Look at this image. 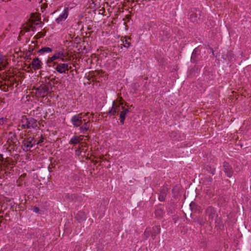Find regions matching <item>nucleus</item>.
Returning <instances> with one entry per match:
<instances>
[{"label":"nucleus","instance_id":"obj_1","mask_svg":"<svg viewBox=\"0 0 251 251\" xmlns=\"http://www.w3.org/2000/svg\"><path fill=\"white\" fill-rule=\"evenodd\" d=\"M22 125H20L19 126L21 127L22 129L36 128L38 126L37 121L34 118H27L26 117H23L22 119Z\"/></svg>","mask_w":251,"mask_h":251},{"label":"nucleus","instance_id":"obj_2","mask_svg":"<svg viewBox=\"0 0 251 251\" xmlns=\"http://www.w3.org/2000/svg\"><path fill=\"white\" fill-rule=\"evenodd\" d=\"M217 214L215 209L212 206L208 207L205 210V220L211 223L214 221Z\"/></svg>","mask_w":251,"mask_h":251},{"label":"nucleus","instance_id":"obj_3","mask_svg":"<svg viewBox=\"0 0 251 251\" xmlns=\"http://www.w3.org/2000/svg\"><path fill=\"white\" fill-rule=\"evenodd\" d=\"M22 143L24 147V150L28 151L36 144V140L33 137H29L24 139Z\"/></svg>","mask_w":251,"mask_h":251},{"label":"nucleus","instance_id":"obj_4","mask_svg":"<svg viewBox=\"0 0 251 251\" xmlns=\"http://www.w3.org/2000/svg\"><path fill=\"white\" fill-rule=\"evenodd\" d=\"M83 115L77 114L72 117L71 121L75 127H79L82 124Z\"/></svg>","mask_w":251,"mask_h":251},{"label":"nucleus","instance_id":"obj_5","mask_svg":"<svg viewBox=\"0 0 251 251\" xmlns=\"http://www.w3.org/2000/svg\"><path fill=\"white\" fill-rule=\"evenodd\" d=\"M7 143H8L9 147L12 145L13 146L17 145V143H18V141L15 133L12 132H10L9 133L7 137Z\"/></svg>","mask_w":251,"mask_h":251},{"label":"nucleus","instance_id":"obj_6","mask_svg":"<svg viewBox=\"0 0 251 251\" xmlns=\"http://www.w3.org/2000/svg\"><path fill=\"white\" fill-rule=\"evenodd\" d=\"M55 69L60 74L65 73L66 71H69V66L67 63L57 64Z\"/></svg>","mask_w":251,"mask_h":251},{"label":"nucleus","instance_id":"obj_7","mask_svg":"<svg viewBox=\"0 0 251 251\" xmlns=\"http://www.w3.org/2000/svg\"><path fill=\"white\" fill-rule=\"evenodd\" d=\"M223 168L224 171L226 176L229 177H231L233 173V171L231 166H230L228 163L225 162L224 163Z\"/></svg>","mask_w":251,"mask_h":251},{"label":"nucleus","instance_id":"obj_8","mask_svg":"<svg viewBox=\"0 0 251 251\" xmlns=\"http://www.w3.org/2000/svg\"><path fill=\"white\" fill-rule=\"evenodd\" d=\"M191 14L190 15V19L192 22H196L198 21V19H200L201 17V11L196 9L194 11H191Z\"/></svg>","mask_w":251,"mask_h":251},{"label":"nucleus","instance_id":"obj_9","mask_svg":"<svg viewBox=\"0 0 251 251\" xmlns=\"http://www.w3.org/2000/svg\"><path fill=\"white\" fill-rule=\"evenodd\" d=\"M83 136H73L70 140L69 143L70 144L76 145L82 140Z\"/></svg>","mask_w":251,"mask_h":251},{"label":"nucleus","instance_id":"obj_10","mask_svg":"<svg viewBox=\"0 0 251 251\" xmlns=\"http://www.w3.org/2000/svg\"><path fill=\"white\" fill-rule=\"evenodd\" d=\"M42 64L41 61L38 58H35L32 62V68L34 70L39 69L41 68Z\"/></svg>","mask_w":251,"mask_h":251},{"label":"nucleus","instance_id":"obj_11","mask_svg":"<svg viewBox=\"0 0 251 251\" xmlns=\"http://www.w3.org/2000/svg\"><path fill=\"white\" fill-rule=\"evenodd\" d=\"M68 17V12L66 10H64L63 13L56 19L55 21L57 23H59L61 22L64 21Z\"/></svg>","mask_w":251,"mask_h":251},{"label":"nucleus","instance_id":"obj_12","mask_svg":"<svg viewBox=\"0 0 251 251\" xmlns=\"http://www.w3.org/2000/svg\"><path fill=\"white\" fill-rule=\"evenodd\" d=\"M76 219L79 222H81L86 219V216L84 212L80 211L75 215Z\"/></svg>","mask_w":251,"mask_h":251},{"label":"nucleus","instance_id":"obj_13","mask_svg":"<svg viewBox=\"0 0 251 251\" xmlns=\"http://www.w3.org/2000/svg\"><path fill=\"white\" fill-rule=\"evenodd\" d=\"M89 121L84 122L83 125L79 127L80 132L84 134L89 129Z\"/></svg>","mask_w":251,"mask_h":251},{"label":"nucleus","instance_id":"obj_14","mask_svg":"<svg viewBox=\"0 0 251 251\" xmlns=\"http://www.w3.org/2000/svg\"><path fill=\"white\" fill-rule=\"evenodd\" d=\"M167 191V188L164 187L160 191V194L159 196V200L160 201H164L166 196V193Z\"/></svg>","mask_w":251,"mask_h":251},{"label":"nucleus","instance_id":"obj_15","mask_svg":"<svg viewBox=\"0 0 251 251\" xmlns=\"http://www.w3.org/2000/svg\"><path fill=\"white\" fill-rule=\"evenodd\" d=\"M160 232V226H155L153 227L152 233H151V237L153 239H154L157 234H159Z\"/></svg>","mask_w":251,"mask_h":251},{"label":"nucleus","instance_id":"obj_16","mask_svg":"<svg viewBox=\"0 0 251 251\" xmlns=\"http://www.w3.org/2000/svg\"><path fill=\"white\" fill-rule=\"evenodd\" d=\"M63 57H64V55L62 52H57L50 58V61H53L59 58H61L62 60H63V59L62 58Z\"/></svg>","mask_w":251,"mask_h":251},{"label":"nucleus","instance_id":"obj_17","mask_svg":"<svg viewBox=\"0 0 251 251\" xmlns=\"http://www.w3.org/2000/svg\"><path fill=\"white\" fill-rule=\"evenodd\" d=\"M40 93L44 94L49 91V88L44 85H40L36 89Z\"/></svg>","mask_w":251,"mask_h":251},{"label":"nucleus","instance_id":"obj_18","mask_svg":"<svg viewBox=\"0 0 251 251\" xmlns=\"http://www.w3.org/2000/svg\"><path fill=\"white\" fill-rule=\"evenodd\" d=\"M160 35L162 36L161 38V40L165 41L169 39L170 36L167 31L163 30L160 33Z\"/></svg>","mask_w":251,"mask_h":251},{"label":"nucleus","instance_id":"obj_19","mask_svg":"<svg viewBox=\"0 0 251 251\" xmlns=\"http://www.w3.org/2000/svg\"><path fill=\"white\" fill-rule=\"evenodd\" d=\"M198 52V49L196 48L193 51L192 56H191V60L193 62H195L196 60V58L197 56V54Z\"/></svg>","mask_w":251,"mask_h":251},{"label":"nucleus","instance_id":"obj_20","mask_svg":"<svg viewBox=\"0 0 251 251\" xmlns=\"http://www.w3.org/2000/svg\"><path fill=\"white\" fill-rule=\"evenodd\" d=\"M126 115L123 111H120V123L123 125L124 124V121L126 118Z\"/></svg>","mask_w":251,"mask_h":251},{"label":"nucleus","instance_id":"obj_21","mask_svg":"<svg viewBox=\"0 0 251 251\" xmlns=\"http://www.w3.org/2000/svg\"><path fill=\"white\" fill-rule=\"evenodd\" d=\"M155 215L157 218H161L163 216V211L161 209H157L155 211Z\"/></svg>","mask_w":251,"mask_h":251},{"label":"nucleus","instance_id":"obj_22","mask_svg":"<svg viewBox=\"0 0 251 251\" xmlns=\"http://www.w3.org/2000/svg\"><path fill=\"white\" fill-rule=\"evenodd\" d=\"M214 220H215V222L216 226H219L220 227L222 225V221L221 218L220 217H218L217 215V217H215V219Z\"/></svg>","mask_w":251,"mask_h":251},{"label":"nucleus","instance_id":"obj_23","mask_svg":"<svg viewBox=\"0 0 251 251\" xmlns=\"http://www.w3.org/2000/svg\"><path fill=\"white\" fill-rule=\"evenodd\" d=\"M117 108L114 107V102H113L112 107L110 110L108 111V114L111 115H114L116 113H117Z\"/></svg>","mask_w":251,"mask_h":251},{"label":"nucleus","instance_id":"obj_24","mask_svg":"<svg viewBox=\"0 0 251 251\" xmlns=\"http://www.w3.org/2000/svg\"><path fill=\"white\" fill-rule=\"evenodd\" d=\"M5 59L3 55L0 54V68H4L5 67V64L4 63Z\"/></svg>","mask_w":251,"mask_h":251},{"label":"nucleus","instance_id":"obj_25","mask_svg":"<svg viewBox=\"0 0 251 251\" xmlns=\"http://www.w3.org/2000/svg\"><path fill=\"white\" fill-rule=\"evenodd\" d=\"M52 50L51 48H50L49 47H44L42 48L39 50V52L43 53L44 52H51Z\"/></svg>","mask_w":251,"mask_h":251},{"label":"nucleus","instance_id":"obj_26","mask_svg":"<svg viewBox=\"0 0 251 251\" xmlns=\"http://www.w3.org/2000/svg\"><path fill=\"white\" fill-rule=\"evenodd\" d=\"M190 208L192 211L195 212L197 210V205L195 202L192 201L190 204Z\"/></svg>","mask_w":251,"mask_h":251},{"label":"nucleus","instance_id":"obj_27","mask_svg":"<svg viewBox=\"0 0 251 251\" xmlns=\"http://www.w3.org/2000/svg\"><path fill=\"white\" fill-rule=\"evenodd\" d=\"M122 105H123L122 103H120L119 104H117L114 102V107H116V108H117V109H116L117 113L120 112L122 110V109H121Z\"/></svg>","mask_w":251,"mask_h":251},{"label":"nucleus","instance_id":"obj_28","mask_svg":"<svg viewBox=\"0 0 251 251\" xmlns=\"http://www.w3.org/2000/svg\"><path fill=\"white\" fill-rule=\"evenodd\" d=\"M79 114L84 115H83V118H82V121H84V122H87L86 117H88V118H89V117H88L89 113H79Z\"/></svg>","mask_w":251,"mask_h":251},{"label":"nucleus","instance_id":"obj_29","mask_svg":"<svg viewBox=\"0 0 251 251\" xmlns=\"http://www.w3.org/2000/svg\"><path fill=\"white\" fill-rule=\"evenodd\" d=\"M79 114L84 115H83V118H82V121H84V122H87L86 117H88V118H89V117H88L89 113H79Z\"/></svg>","mask_w":251,"mask_h":251},{"label":"nucleus","instance_id":"obj_30","mask_svg":"<svg viewBox=\"0 0 251 251\" xmlns=\"http://www.w3.org/2000/svg\"><path fill=\"white\" fill-rule=\"evenodd\" d=\"M151 230L149 228H147L144 232V235L148 238L150 235Z\"/></svg>","mask_w":251,"mask_h":251},{"label":"nucleus","instance_id":"obj_31","mask_svg":"<svg viewBox=\"0 0 251 251\" xmlns=\"http://www.w3.org/2000/svg\"><path fill=\"white\" fill-rule=\"evenodd\" d=\"M124 46L126 48H128L130 45V43L126 39L123 41Z\"/></svg>","mask_w":251,"mask_h":251},{"label":"nucleus","instance_id":"obj_32","mask_svg":"<svg viewBox=\"0 0 251 251\" xmlns=\"http://www.w3.org/2000/svg\"><path fill=\"white\" fill-rule=\"evenodd\" d=\"M122 111H123L126 114H127L129 111L128 109L125 108L123 105L121 106Z\"/></svg>","mask_w":251,"mask_h":251},{"label":"nucleus","instance_id":"obj_33","mask_svg":"<svg viewBox=\"0 0 251 251\" xmlns=\"http://www.w3.org/2000/svg\"><path fill=\"white\" fill-rule=\"evenodd\" d=\"M4 123V120L3 118H0V126L3 125Z\"/></svg>","mask_w":251,"mask_h":251},{"label":"nucleus","instance_id":"obj_34","mask_svg":"<svg viewBox=\"0 0 251 251\" xmlns=\"http://www.w3.org/2000/svg\"><path fill=\"white\" fill-rule=\"evenodd\" d=\"M43 142V138L42 137L36 143V144H40V143H42Z\"/></svg>","mask_w":251,"mask_h":251},{"label":"nucleus","instance_id":"obj_35","mask_svg":"<svg viewBox=\"0 0 251 251\" xmlns=\"http://www.w3.org/2000/svg\"><path fill=\"white\" fill-rule=\"evenodd\" d=\"M45 34H42V33L41 32H39L38 33V34L37 35V36H39L38 37H42L43 36H44Z\"/></svg>","mask_w":251,"mask_h":251},{"label":"nucleus","instance_id":"obj_36","mask_svg":"<svg viewBox=\"0 0 251 251\" xmlns=\"http://www.w3.org/2000/svg\"><path fill=\"white\" fill-rule=\"evenodd\" d=\"M33 211L35 212H38L39 211V209L38 207H34L33 209Z\"/></svg>","mask_w":251,"mask_h":251},{"label":"nucleus","instance_id":"obj_37","mask_svg":"<svg viewBox=\"0 0 251 251\" xmlns=\"http://www.w3.org/2000/svg\"><path fill=\"white\" fill-rule=\"evenodd\" d=\"M2 164L1 162H0V171L2 170Z\"/></svg>","mask_w":251,"mask_h":251},{"label":"nucleus","instance_id":"obj_38","mask_svg":"<svg viewBox=\"0 0 251 251\" xmlns=\"http://www.w3.org/2000/svg\"><path fill=\"white\" fill-rule=\"evenodd\" d=\"M210 50H211L212 52V54L213 55H214V50H213V49L212 48H210Z\"/></svg>","mask_w":251,"mask_h":251},{"label":"nucleus","instance_id":"obj_39","mask_svg":"<svg viewBox=\"0 0 251 251\" xmlns=\"http://www.w3.org/2000/svg\"><path fill=\"white\" fill-rule=\"evenodd\" d=\"M71 69H72V67L71 66L69 67V70Z\"/></svg>","mask_w":251,"mask_h":251},{"label":"nucleus","instance_id":"obj_40","mask_svg":"<svg viewBox=\"0 0 251 251\" xmlns=\"http://www.w3.org/2000/svg\"><path fill=\"white\" fill-rule=\"evenodd\" d=\"M78 39H79V38H78V39H77V38H76L75 40H76V41H77V40H78Z\"/></svg>","mask_w":251,"mask_h":251},{"label":"nucleus","instance_id":"obj_41","mask_svg":"<svg viewBox=\"0 0 251 251\" xmlns=\"http://www.w3.org/2000/svg\"><path fill=\"white\" fill-rule=\"evenodd\" d=\"M78 39H79V38H78V39H77V38H76L75 40H76V41H77V40H78Z\"/></svg>","mask_w":251,"mask_h":251},{"label":"nucleus","instance_id":"obj_42","mask_svg":"<svg viewBox=\"0 0 251 251\" xmlns=\"http://www.w3.org/2000/svg\"><path fill=\"white\" fill-rule=\"evenodd\" d=\"M78 39H79V38H78V39H77V38H76L75 40H76V41H77V40H78Z\"/></svg>","mask_w":251,"mask_h":251},{"label":"nucleus","instance_id":"obj_43","mask_svg":"<svg viewBox=\"0 0 251 251\" xmlns=\"http://www.w3.org/2000/svg\"><path fill=\"white\" fill-rule=\"evenodd\" d=\"M49 85H51V83L49 82L48 83Z\"/></svg>","mask_w":251,"mask_h":251},{"label":"nucleus","instance_id":"obj_44","mask_svg":"<svg viewBox=\"0 0 251 251\" xmlns=\"http://www.w3.org/2000/svg\"><path fill=\"white\" fill-rule=\"evenodd\" d=\"M175 188H174V189H173V192H174V191H175Z\"/></svg>","mask_w":251,"mask_h":251},{"label":"nucleus","instance_id":"obj_45","mask_svg":"<svg viewBox=\"0 0 251 251\" xmlns=\"http://www.w3.org/2000/svg\"><path fill=\"white\" fill-rule=\"evenodd\" d=\"M70 196L72 197V198H73V195H71Z\"/></svg>","mask_w":251,"mask_h":251},{"label":"nucleus","instance_id":"obj_46","mask_svg":"<svg viewBox=\"0 0 251 251\" xmlns=\"http://www.w3.org/2000/svg\"><path fill=\"white\" fill-rule=\"evenodd\" d=\"M53 80H54V78L51 79V81H52Z\"/></svg>","mask_w":251,"mask_h":251}]
</instances>
